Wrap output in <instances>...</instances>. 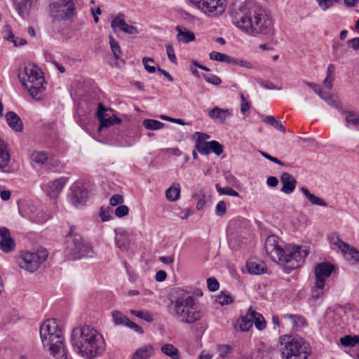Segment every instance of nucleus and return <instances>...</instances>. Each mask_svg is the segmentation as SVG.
<instances>
[{
	"label": "nucleus",
	"instance_id": "44",
	"mask_svg": "<svg viewBox=\"0 0 359 359\" xmlns=\"http://www.w3.org/2000/svg\"><path fill=\"white\" fill-rule=\"evenodd\" d=\"M10 154L0 146V168L6 167L10 161Z\"/></svg>",
	"mask_w": 359,
	"mask_h": 359
},
{
	"label": "nucleus",
	"instance_id": "9",
	"mask_svg": "<svg viewBox=\"0 0 359 359\" xmlns=\"http://www.w3.org/2000/svg\"><path fill=\"white\" fill-rule=\"evenodd\" d=\"M48 252L43 250L37 252H25L18 259V265L29 272L36 271L47 259Z\"/></svg>",
	"mask_w": 359,
	"mask_h": 359
},
{
	"label": "nucleus",
	"instance_id": "52",
	"mask_svg": "<svg viewBox=\"0 0 359 359\" xmlns=\"http://www.w3.org/2000/svg\"><path fill=\"white\" fill-rule=\"evenodd\" d=\"M323 288L324 287H318V285L316 283V286L313 287L311 290L312 299H317L319 298H322L324 294Z\"/></svg>",
	"mask_w": 359,
	"mask_h": 359
},
{
	"label": "nucleus",
	"instance_id": "1",
	"mask_svg": "<svg viewBox=\"0 0 359 359\" xmlns=\"http://www.w3.org/2000/svg\"><path fill=\"white\" fill-rule=\"evenodd\" d=\"M232 22L243 32L257 36L273 33V22L270 15L253 1L234 6L230 11Z\"/></svg>",
	"mask_w": 359,
	"mask_h": 359
},
{
	"label": "nucleus",
	"instance_id": "37",
	"mask_svg": "<svg viewBox=\"0 0 359 359\" xmlns=\"http://www.w3.org/2000/svg\"><path fill=\"white\" fill-rule=\"evenodd\" d=\"M264 121L266 124H269V125L273 126V128H276L277 130H278L280 131H282L283 133H285V131H286V129L283 126L281 121L277 120L273 116H266L265 118L264 119Z\"/></svg>",
	"mask_w": 359,
	"mask_h": 359
},
{
	"label": "nucleus",
	"instance_id": "14",
	"mask_svg": "<svg viewBox=\"0 0 359 359\" xmlns=\"http://www.w3.org/2000/svg\"><path fill=\"white\" fill-rule=\"evenodd\" d=\"M55 331H62L56 319H48L40 327V337L43 344L47 342V339L55 334Z\"/></svg>",
	"mask_w": 359,
	"mask_h": 359
},
{
	"label": "nucleus",
	"instance_id": "12",
	"mask_svg": "<svg viewBox=\"0 0 359 359\" xmlns=\"http://www.w3.org/2000/svg\"><path fill=\"white\" fill-rule=\"evenodd\" d=\"M225 11L224 0H203V13L210 17L222 15Z\"/></svg>",
	"mask_w": 359,
	"mask_h": 359
},
{
	"label": "nucleus",
	"instance_id": "11",
	"mask_svg": "<svg viewBox=\"0 0 359 359\" xmlns=\"http://www.w3.org/2000/svg\"><path fill=\"white\" fill-rule=\"evenodd\" d=\"M334 266L328 262L318 264L315 268L316 284L318 287H325L326 279L331 275Z\"/></svg>",
	"mask_w": 359,
	"mask_h": 359
},
{
	"label": "nucleus",
	"instance_id": "5",
	"mask_svg": "<svg viewBox=\"0 0 359 359\" xmlns=\"http://www.w3.org/2000/svg\"><path fill=\"white\" fill-rule=\"evenodd\" d=\"M279 344L283 359H307L311 354L310 345L302 337L283 335Z\"/></svg>",
	"mask_w": 359,
	"mask_h": 359
},
{
	"label": "nucleus",
	"instance_id": "48",
	"mask_svg": "<svg viewBox=\"0 0 359 359\" xmlns=\"http://www.w3.org/2000/svg\"><path fill=\"white\" fill-rule=\"evenodd\" d=\"M342 48V44L339 42L334 41L332 45V49L334 53V56L336 60L339 59L344 54L345 51L341 50Z\"/></svg>",
	"mask_w": 359,
	"mask_h": 359
},
{
	"label": "nucleus",
	"instance_id": "22",
	"mask_svg": "<svg viewBox=\"0 0 359 359\" xmlns=\"http://www.w3.org/2000/svg\"><path fill=\"white\" fill-rule=\"evenodd\" d=\"M246 266L249 273L252 274H262L266 271L265 263L261 260H250L247 262Z\"/></svg>",
	"mask_w": 359,
	"mask_h": 359
},
{
	"label": "nucleus",
	"instance_id": "29",
	"mask_svg": "<svg viewBox=\"0 0 359 359\" xmlns=\"http://www.w3.org/2000/svg\"><path fill=\"white\" fill-rule=\"evenodd\" d=\"M301 191L304 194V195L307 198V199L313 204L316 205H320L326 207L327 205V203L320 197L316 196V195L311 194L308 189L305 187H302Z\"/></svg>",
	"mask_w": 359,
	"mask_h": 359
},
{
	"label": "nucleus",
	"instance_id": "8",
	"mask_svg": "<svg viewBox=\"0 0 359 359\" xmlns=\"http://www.w3.org/2000/svg\"><path fill=\"white\" fill-rule=\"evenodd\" d=\"M49 15L54 22L57 20H69L76 15L73 0H50Z\"/></svg>",
	"mask_w": 359,
	"mask_h": 359
},
{
	"label": "nucleus",
	"instance_id": "19",
	"mask_svg": "<svg viewBox=\"0 0 359 359\" xmlns=\"http://www.w3.org/2000/svg\"><path fill=\"white\" fill-rule=\"evenodd\" d=\"M280 182L283 184L281 191L290 194L294 191L296 187L297 181L294 177L288 172H283L280 176Z\"/></svg>",
	"mask_w": 359,
	"mask_h": 359
},
{
	"label": "nucleus",
	"instance_id": "17",
	"mask_svg": "<svg viewBox=\"0 0 359 359\" xmlns=\"http://www.w3.org/2000/svg\"><path fill=\"white\" fill-rule=\"evenodd\" d=\"M68 178L60 177L50 182L48 186L47 194L53 198H57L67 182Z\"/></svg>",
	"mask_w": 359,
	"mask_h": 359
},
{
	"label": "nucleus",
	"instance_id": "2",
	"mask_svg": "<svg viewBox=\"0 0 359 359\" xmlns=\"http://www.w3.org/2000/svg\"><path fill=\"white\" fill-rule=\"evenodd\" d=\"M264 248L270 258L283 266L286 273L300 267L308 255L307 250L302 246H287L285 249L282 248L279 245V238L274 235L266 238Z\"/></svg>",
	"mask_w": 359,
	"mask_h": 359
},
{
	"label": "nucleus",
	"instance_id": "4",
	"mask_svg": "<svg viewBox=\"0 0 359 359\" xmlns=\"http://www.w3.org/2000/svg\"><path fill=\"white\" fill-rule=\"evenodd\" d=\"M197 303L196 298L183 290L177 291L175 300L172 302L177 316L183 323L189 324L194 323L202 318Z\"/></svg>",
	"mask_w": 359,
	"mask_h": 359
},
{
	"label": "nucleus",
	"instance_id": "63",
	"mask_svg": "<svg viewBox=\"0 0 359 359\" xmlns=\"http://www.w3.org/2000/svg\"><path fill=\"white\" fill-rule=\"evenodd\" d=\"M347 45L352 48L353 50H359V37H355L352 39H349L346 41Z\"/></svg>",
	"mask_w": 359,
	"mask_h": 359
},
{
	"label": "nucleus",
	"instance_id": "46",
	"mask_svg": "<svg viewBox=\"0 0 359 359\" xmlns=\"http://www.w3.org/2000/svg\"><path fill=\"white\" fill-rule=\"evenodd\" d=\"M6 39L12 41L15 46H20L26 44L27 41L24 39L15 38L13 32L9 30Z\"/></svg>",
	"mask_w": 359,
	"mask_h": 359
},
{
	"label": "nucleus",
	"instance_id": "16",
	"mask_svg": "<svg viewBox=\"0 0 359 359\" xmlns=\"http://www.w3.org/2000/svg\"><path fill=\"white\" fill-rule=\"evenodd\" d=\"M0 247L6 253L13 251L15 247V243L11 236L10 230L5 226L0 227Z\"/></svg>",
	"mask_w": 359,
	"mask_h": 359
},
{
	"label": "nucleus",
	"instance_id": "27",
	"mask_svg": "<svg viewBox=\"0 0 359 359\" xmlns=\"http://www.w3.org/2000/svg\"><path fill=\"white\" fill-rule=\"evenodd\" d=\"M154 353L152 346L147 345L138 348L133 355L132 359H148Z\"/></svg>",
	"mask_w": 359,
	"mask_h": 359
},
{
	"label": "nucleus",
	"instance_id": "23",
	"mask_svg": "<svg viewBox=\"0 0 359 359\" xmlns=\"http://www.w3.org/2000/svg\"><path fill=\"white\" fill-rule=\"evenodd\" d=\"M116 232V245L121 251H126L130 245L128 234L126 231H122Z\"/></svg>",
	"mask_w": 359,
	"mask_h": 359
},
{
	"label": "nucleus",
	"instance_id": "31",
	"mask_svg": "<svg viewBox=\"0 0 359 359\" xmlns=\"http://www.w3.org/2000/svg\"><path fill=\"white\" fill-rule=\"evenodd\" d=\"M161 350L163 353L170 357L172 359H180L179 350L171 344L163 345Z\"/></svg>",
	"mask_w": 359,
	"mask_h": 359
},
{
	"label": "nucleus",
	"instance_id": "39",
	"mask_svg": "<svg viewBox=\"0 0 359 359\" xmlns=\"http://www.w3.org/2000/svg\"><path fill=\"white\" fill-rule=\"evenodd\" d=\"M340 343L344 346H354L356 344H359V336H345L340 339Z\"/></svg>",
	"mask_w": 359,
	"mask_h": 359
},
{
	"label": "nucleus",
	"instance_id": "30",
	"mask_svg": "<svg viewBox=\"0 0 359 359\" xmlns=\"http://www.w3.org/2000/svg\"><path fill=\"white\" fill-rule=\"evenodd\" d=\"M176 29L178 31L177 39L180 42L187 43L194 41L195 35L193 32L189 31H182L180 26L176 27Z\"/></svg>",
	"mask_w": 359,
	"mask_h": 359
},
{
	"label": "nucleus",
	"instance_id": "43",
	"mask_svg": "<svg viewBox=\"0 0 359 359\" xmlns=\"http://www.w3.org/2000/svg\"><path fill=\"white\" fill-rule=\"evenodd\" d=\"M233 301V297L229 294L224 292H222L216 298V302L222 306L229 304L232 303Z\"/></svg>",
	"mask_w": 359,
	"mask_h": 359
},
{
	"label": "nucleus",
	"instance_id": "45",
	"mask_svg": "<svg viewBox=\"0 0 359 359\" xmlns=\"http://www.w3.org/2000/svg\"><path fill=\"white\" fill-rule=\"evenodd\" d=\"M217 192L222 195H228L231 196H239V194L236 190L230 187L222 188L218 184H216Z\"/></svg>",
	"mask_w": 359,
	"mask_h": 359
},
{
	"label": "nucleus",
	"instance_id": "41",
	"mask_svg": "<svg viewBox=\"0 0 359 359\" xmlns=\"http://www.w3.org/2000/svg\"><path fill=\"white\" fill-rule=\"evenodd\" d=\"M31 158L35 163L43 164L48 160V154L43 151H34L32 154Z\"/></svg>",
	"mask_w": 359,
	"mask_h": 359
},
{
	"label": "nucleus",
	"instance_id": "35",
	"mask_svg": "<svg viewBox=\"0 0 359 359\" xmlns=\"http://www.w3.org/2000/svg\"><path fill=\"white\" fill-rule=\"evenodd\" d=\"M180 196V186L177 184L176 186L170 187L165 191L166 198L170 201H177Z\"/></svg>",
	"mask_w": 359,
	"mask_h": 359
},
{
	"label": "nucleus",
	"instance_id": "62",
	"mask_svg": "<svg viewBox=\"0 0 359 359\" xmlns=\"http://www.w3.org/2000/svg\"><path fill=\"white\" fill-rule=\"evenodd\" d=\"M100 217L103 222L109 221L111 218L110 210L104 208V207H101Z\"/></svg>",
	"mask_w": 359,
	"mask_h": 359
},
{
	"label": "nucleus",
	"instance_id": "40",
	"mask_svg": "<svg viewBox=\"0 0 359 359\" xmlns=\"http://www.w3.org/2000/svg\"><path fill=\"white\" fill-rule=\"evenodd\" d=\"M114 321L116 325H127L129 322L128 318L124 316L123 313L118 311H114L111 313Z\"/></svg>",
	"mask_w": 359,
	"mask_h": 359
},
{
	"label": "nucleus",
	"instance_id": "13",
	"mask_svg": "<svg viewBox=\"0 0 359 359\" xmlns=\"http://www.w3.org/2000/svg\"><path fill=\"white\" fill-rule=\"evenodd\" d=\"M111 27L116 32L118 30L130 35H136L139 33L137 27L128 25L124 20V15L119 13L111 22Z\"/></svg>",
	"mask_w": 359,
	"mask_h": 359
},
{
	"label": "nucleus",
	"instance_id": "59",
	"mask_svg": "<svg viewBox=\"0 0 359 359\" xmlns=\"http://www.w3.org/2000/svg\"><path fill=\"white\" fill-rule=\"evenodd\" d=\"M323 100L326 101L330 105L334 106L335 107H338L339 106V100L337 97L334 95H323V97H321Z\"/></svg>",
	"mask_w": 359,
	"mask_h": 359
},
{
	"label": "nucleus",
	"instance_id": "64",
	"mask_svg": "<svg viewBox=\"0 0 359 359\" xmlns=\"http://www.w3.org/2000/svg\"><path fill=\"white\" fill-rule=\"evenodd\" d=\"M316 1L323 11H326L332 7V4L330 0H316Z\"/></svg>",
	"mask_w": 359,
	"mask_h": 359
},
{
	"label": "nucleus",
	"instance_id": "51",
	"mask_svg": "<svg viewBox=\"0 0 359 359\" xmlns=\"http://www.w3.org/2000/svg\"><path fill=\"white\" fill-rule=\"evenodd\" d=\"M226 212V205L224 201H220L217 203L215 208V213L217 216H224Z\"/></svg>",
	"mask_w": 359,
	"mask_h": 359
},
{
	"label": "nucleus",
	"instance_id": "61",
	"mask_svg": "<svg viewBox=\"0 0 359 359\" xmlns=\"http://www.w3.org/2000/svg\"><path fill=\"white\" fill-rule=\"evenodd\" d=\"M304 83L308 86L309 88H312L314 92L321 98V97H323V90H321V88L318 86V85L314 83H311V82H308V81H304Z\"/></svg>",
	"mask_w": 359,
	"mask_h": 359
},
{
	"label": "nucleus",
	"instance_id": "26",
	"mask_svg": "<svg viewBox=\"0 0 359 359\" xmlns=\"http://www.w3.org/2000/svg\"><path fill=\"white\" fill-rule=\"evenodd\" d=\"M283 317L290 321L292 328L295 330H299L306 324L305 318L299 315L285 314Z\"/></svg>",
	"mask_w": 359,
	"mask_h": 359
},
{
	"label": "nucleus",
	"instance_id": "33",
	"mask_svg": "<svg viewBox=\"0 0 359 359\" xmlns=\"http://www.w3.org/2000/svg\"><path fill=\"white\" fill-rule=\"evenodd\" d=\"M341 252L346 259L359 262V251L355 248L351 247L348 244V248H343Z\"/></svg>",
	"mask_w": 359,
	"mask_h": 359
},
{
	"label": "nucleus",
	"instance_id": "28",
	"mask_svg": "<svg viewBox=\"0 0 359 359\" xmlns=\"http://www.w3.org/2000/svg\"><path fill=\"white\" fill-rule=\"evenodd\" d=\"M100 126L98 127V130L100 131L102 128H108L114 124H118L121 122V119L117 117L115 115L111 116H108L106 115L99 119Z\"/></svg>",
	"mask_w": 359,
	"mask_h": 359
},
{
	"label": "nucleus",
	"instance_id": "42",
	"mask_svg": "<svg viewBox=\"0 0 359 359\" xmlns=\"http://www.w3.org/2000/svg\"><path fill=\"white\" fill-rule=\"evenodd\" d=\"M346 121L348 126L353 127L359 126V115L354 112H348L346 116Z\"/></svg>",
	"mask_w": 359,
	"mask_h": 359
},
{
	"label": "nucleus",
	"instance_id": "49",
	"mask_svg": "<svg viewBox=\"0 0 359 359\" xmlns=\"http://www.w3.org/2000/svg\"><path fill=\"white\" fill-rule=\"evenodd\" d=\"M203 79L208 83H211L214 86H219L222 83V80L219 76L212 74L203 75Z\"/></svg>",
	"mask_w": 359,
	"mask_h": 359
},
{
	"label": "nucleus",
	"instance_id": "18",
	"mask_svg": "<svg viewBox=\"0 0 359 359\" xmlns=\"http://www.w3.org/2000/svg\"><path fill=\"white\" fill-rule=\"evenodd\" d=\"M18 15L24 20L27 19L32 8L31 0H12Z\"/></svg>",
	"mask_w": 359,
	"mask_h": 359
},
{
	"label": "nucleus",
	"instance_id": "60",
	"mask_svg": "<svg viewBox=\"0 0 359 359\" xmlns=\"http://www.w3.org/2000/svg\"><path fill=\"white\" fill-rule=\"evenodd\" d=\"M123 197L120 194L113 195L109 200L111 206H116L123 203Z\"/></svg>",
	"mask_w": 359,
	"mask_h": 359
},
{
	"label": "nucleus",
	"instance_id": "53",
	"mask_svg": "<svg viewBox=\"0 0 359 359\" xmlns=\"http://www.w3.org/2000/svg\"><path fill=\"white\" fill-rule=\"evenodd\" d=\"M192 138L196 140V145L195 147L196 150L202 154V133L196 132L193 135Z\"/></svg>",
	"mask_w": 359,
	"mask_h": 359
},
{
	"label": "nucleus",
	"instance_id": "3",
	"mask_svg": "<svg viewBox=\"0 0 359 359\" xmlns=\"http://www.w3.org/2000/svg\"><path fill=\"white\" fill-rule=\"evenodd\" d=\"M71 342L74 351L88 359L102 355L105 350L102 335L87 325L72 330Z\"/></svg>",
	"mask_w": 359,
	"mask_h": 359
},
{
	"label": "nucleus",
	"instance_id": "24",
	"mask_svg": "<svg viewBox=\"0 0 359 359\" xmlns=\"http://www.w3.org/2000/svg\"><path fill=\"white\" fill-rule=\"evenodd\" d=\"M248 315L252 320V323H255V327L259 330H263L266 327V321L263 316L254 311L252 307H250L248 310Z\"/></svg>",
	"mask_w": 359,
	"mask_h": 359
},
{
	"label": "nucleus",
	"instance_id": "58",
	"mask_svg": "<svg viewBox=\"0 0 359 359\" xmlns=\"http://www.w3.org/2000/svg\"><path fill=\"white\" fill-rule=\"evenodd\" d=\"M166 52L169 60L174 64H177V59L175 57L173 46L171 44H166Z\"/></svg>",
	"mask_w": 359,
	"mask_h": 359
},
{
	"label": "nucleus",
	"instance_id": "32",
	"mask_svg": "<svg viewBox=\"0 0 359 359\" xmlns=\"http://www.w3.org/2000/svg\"><path fill=\"white\" fill-rule=\"evenodd\" d=\"M237 325L241 331L247 332L252 327V320L247 313L237 320Z\"/></svg>",
	"mask_w": 359,
	"mask_h": 359
},
{
	"label": "nucleus",
	"instance_id": "15",
	"mask_svg": "<svg viewBox=\"0 0 359 359\" xmlns=\"http://www.w3.org/2000/svg\"><path fill=\"white\" fill-rule=\"evenodd\" d=\"M72 191V203L77 208L84 205L88 200V190L83 186L74 185Z\"/></svg>",
	"mask_w": 359,
	"mask_h": 359
},
{
	"label": "nucleus",
	"instance_id": "54",
	"mask_svg": "<svg viewBox=\"0 0 359 359\" xmlns=\"http://www.w3.org/2000/svg\"><path fill=\"white\" fill-rule=\"evenodd\" d=\"M129 212V208L127 205H120L115 210V215L118 217L126 216Z\"/></svg>",
	"mask_w": 359,
	"mask_h": 359
},
{
	"label": "nucleus",
	"instance_id": "38",
	"mask_svg": "<svg viewBox=\"0 0 359 359\" xmlns=\"http://www.w3.org/2000/svg\"><path fill=\"white\" fill-rule=\"evenodd\" d=\"M109 45L115 60H119L121 55V50L118 43L112 36H109Z\"/></svg>",
	"mask_w": 359,
	"mask_h": 359
},
{
	"label": "nucleus",
	"instance_id": "50",
	"mask_svg": "<svg viewBox=\"0 0 359 359\" xmlns=\"http://www.w3.org/2000/svg\"><path fill=\"white\" fill-rule=\"evenodd\" d=\"M207 286L210 291H217L219 287V283L215 278L211 277L207 279Z\"/></svg>",
	"mask_w": 359,
	"mask_h": 359
},
{
	"label": "nucleus",
	"instance_id": "34",
	"mask_svg": "<svg viewBox=\"0 0 359 359\" xmlns=\"http://www.w3.org/2000/svg\"><path fill=\"white\" fill-rule=\"evenodd\" d=\"M210 58L212 60L232 64L234 58L219 52L212 51L210 53Z\"/></svg>",
	"mask_w": 359,
	"mask_h": 359
},
{
	"label": "nucleus",
	"instance_id": "21",
	"mask_svg": "<svg viewBox=\"0 0 359 359\" xmlns=\"http://www.w3.org/2000/svg\"><path fill=\"white\" fill-rule=\"evenodd\" d=\"M223 151L224 147L219 142L216 140L203 142V154L214 153L217 156H219Z\"/></svg>",
	"mask_w": 359,
	"mask_h": 359
},
{
	"label": "nucleus",
	"instance_id": "10",
	"mask_svg": "<svg viewBox=\"0 0 359 359\" xmlns=\"http://www.w3.org/2000/svg\"><path fill=\"white\" fill-rule=\"evenodd\" d=\"M44 346H49L50 354L56 359H67L65 348L63 345L62 331H55V334L47 339V342L43 344Z\"/></svg>",
	"mask_w": 359,
	"mask_h": 359
},
{
	"label": "nucleus",
	"instance_id": "47",
	"mask_svg": "<svg viewBox=\"0 0 359 359\" xmlns=\"http://www.w3.org/2000/svg\"><path fill=\"white\" fill-rule=\"evenodd\" d=\"M330 243L336 245L341 251L343 248H348V243L341 241L338 236H332L330 238Z\"/></svg>",
	"mask_w": 359,
	"mask_h": 359
},
{
	"label": "nucleus",
	"instance_id": "56",
	"mask_svg": "<svg viewBox=\"0 0 359 359\" xmlns=\"http://www.w3.org/2000/svg\"><path fill=\"white\" fill-rule=\"evenodd\" d=\"M217 349L219 353V356L225 358L230 353L231 347L227 344L218 345Z\"/></svg>",
	"mask_w": 359,
	"mask_h": 359
},
{
	"label": "nucleus",
	"instance_id": "55",
	"mask_svg": "<svg viewBox=\"0 0 359 359\" xmlns=\"http://www.w3.org/2000/svg\"><path fill=\"white\" fill-rule=\"evenodd\" d=\"M198 68L202 69V65L198 63L196 60H192L190 65V71L197 79H200V74L198 71Z\"/></svg>",
	"mask_w": 359,
	"mask_h": 359
},
{
	"label": "nucleus",
	"instance_id": "20",
	"mask_svg": "<svg viewBox=\"0 0 359 359\" xmlns=\"http://www.w3.org/2000/svg\"><path fill=\"white\" fill-rule=\"evenodd\" d=\"M8 125L15 132H22L23 123L20 116L14 111H8L6 114Z\"/></svg>",
	"mask_w": 359,
	"mask_h": 359
},
{
	"label": "nucleus",
	"instance_id": "25",
	"mask_svg": "<svg viewBox=\"0 0 359 359\" xmlns=\"http://www.w3.org/2000/svg\"><path fill=\"white\" fill-rule=\"evenodd\" d=\"M208 115L211 118L224 123L226 118L231 115L228 109H223L217 107L212 109L208 110Z\"/></svg>",
	"mask_w": 359,
	"mask_h": 359
},
{
	"label": "nucleus",
	"instance_id": "6",
	"mask_svg": "<svg viewBox=\"0 0 359 359\" xmlns=\"http://www.w3.org/2000/svg\"><path fill=\"white\" fill-rule=\"evenodd\" d=\"M18 78L34 100L41 99L42 93L45 90L43 86L44 79L43 72L36 65L29 64L25 66L23 72L18 74Z\"/></svg>",
	"mask_w": 359,
	"mask_h": 359
},
{
	"label": "nucleus",
	"instance_id": "36",
	"mask_svg": "<svg viewBox=\"0 0 359 359\" xmlns=\"http://www.w3.org/2000/svg\"><path fill=\"white\" fill-rule=\"evenodd\" d=\"M142 126L147 130H159L163 128L165 124L157 120L147 118L142 121Z\"/></svg>",
	"mask_w": 359,
	"mask_h": 359
},
{
	"label": "nucleus",
	"instance_id": "57",
	"mask_svg": "<svg viewBox=\"0 0 359 359\" xmlns=\"http://www.w3.org/2000/svg\"><path fill=\"white\" fill-rule=\"evenodd\" d=\"M149 62L154 63V60L151 57H146L142 59V63L144 65L145 69L149 73L155 72L156 67L154 66H151L150 65H149L148 64Z\"/></svg>",
	"mask_w": 359,
	"mask_h": 359
},
{
	"label": "nucleus",
	"instance_id": "7",
	"mask_svg": "<svg viewBox=\"0 0 359 359\" xmlns=\"http://www.w3.org/2000/svg\"><path fill=\"white\" fill-rule=\"evenodd\" d=\"M66 253L71 259L93 257L95 252L93 248L86 243L83 237L76 231L75 226H71L66 236Z\"/></svg>",
	"mask_w": 359,
	"mask_h": 359
}]
</instances>
